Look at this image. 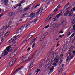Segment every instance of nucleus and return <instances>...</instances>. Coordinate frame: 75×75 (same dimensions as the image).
<instances>
[{
    "label": "nucleus",
    "instance_id": "obj_1",
    "mask_svg": "<svg viewBox=\"0 0 75 75\" xmlns=\"http://www.w3.org/2000/svg\"><path fill=\"white\" fill-rule=\"evenodd\" d=\"M11 46H9L4 51H5L4 52V53H2V54H1V56L2 57H4L5 55H7L8 54V52H10V48H11Z\"/></svg>",
    "mask_w": 75,
    "mask_h": 75
},
{
    "label": "nucleus",
    "instance_id": "obj_2",
    "mask_svg": "<svg viewBox=\"0 0 75 75\" xmlns=\"http://www.w3.org/2000/svg\"><path fill=\"white\" fill-rule=\"evenodd\" d=\"M58 52H56L55 54H53V58H54L55 57H56L54 59L53 58H52V62H53V61H54V62H56V63H57L58 62V61H59V57L58 56H57V55H58Z\"/></svg>",
    "mask_w": 75,
    "mask_h": 75
},
{
    "label": "nucleus",
    "instance_id": "obj_3",
    "mask_svg": "<svg viewBox=\"0 0 75 75\" xmlns=\"http://www.w3.org/2000/svg\"><path fill=\"white\" fill-rule=\"evenodd\" d=\"M31 4L29 5L28 6L25 8L24 9H23V8H19L18 9V11L20 12L23 11H27V10H28L30 9V7L31 6Z\"/></svg>",
    "mask_w": 75,
    "mask_h": 75
},
{
    "label": "nucleus",
    "instance_id": "obj_4",
    "mask_svg": "<svg viewBox=\"0 0 75 75\" xmlns=\"http://www.w3.org/2000/svg\"><path fill=\"white\" fill-rule=\"evenodd\" d=\"M38 14H39V13H38V12L35 13L33 12L30 14V20H33L35 17H37L38 15Z\"/></svg>",
    "mask_w": 75,
    "mask_h": 75
},
{
    "label": "nucleus",
    "instance_id": "obj_5",
    "mask_svg": "<svg viewBox=\"0 0 75 75\" xmlns=\"http://www.w3.org/2000/svg\"><path fill=\"white\" fill-rule=\"evenodd\" d=\"M55 15V13H53V14H51L48 17L46 18L45 20V22H47L48 21H50V20L51 19V18Z\"/></svg>",
    "mask_w": 75,
    "mask_h": 75
},
{
    "label": "nucleus",
    "instance_id": "obj_6",
    "mask_svg": "<svg viewBox=\"0 0 75 75\" xmlns=\"http://www.w3.org/2000/svg\"><path fill=\"white\" fill-rule=\"evenodd\" d=\"M60 13L57 15L56 16V17H55L53 18V19H54L53 20V21H56L58 20V18H58V17H59V16H61V15L62 14V10L60 11Z\"/></svg>",
    "mask_w": 75,
    "mask_h": 75
},
{
    "label": "nucleus",
    "instance_id": "obj_7",
    "mask_svg": "<svg viewBox=\"0 0 75 75\" xmlns=\"http://www.w3.org/2000/svg\"><path fill=\"white\" fill-rule=\"evenodd\" d=\"M64 68V64H62L61 66L60 67V68L59 69V71L58 72V73L59 74H61L62 71H63V69Z\"/></svg>",
    "mask_w": 75,
    "mask_h": 75
},
{
    "label": "nucleus",
    "instance_id": "obj_8",
    "mask_svg": "<svg viewBox=\"0 0 75 75\" xmlns=\"http://www.w3.org/2000/svg\"><path fill=\"white\" fill-rule=\"evenodd\" d=\"M16 61H17V58H15L12 61L10 62L9 63V66L11 67V66H13V65H14Z\"/></svg>",
    "mask_w": 75,
    "mask_h": 75
},
{
    "label": "nucleus",
    "instance_id": "obj_9",
    "mask_svg": "<svg viewBox=\"0 0 75 75\" xmlns=\"http://www.w3.org/2000/svg\"><path fill=\"white\" fill-rule=\"evenodd\" d=\"M71 4H68L67 5V4H66L65 6H64V9H65L66 10H67V9H69L70 8H71Z\"/></svg>",
    "mask_w": 75,
    "mask_h": 75
},
{
    "label": "nucleus",
    "instance_id": "obj_10",
    "mask_svg": "<svg viewBox=\"0 0 75 75\" xmlns=\"http://www.w3.org/2000/svg\"><path fill=\"white\" fill-rule=\"evenodd\" d=\"M17 39V36H14L13 38H11L10 40H9V43H11L14 40H16Z\"/></svg>",
    "mask_w": 75,
    "mask_h": 75
},
{
    "label": "nucleus",
    "instance_id": "obj_11",
    "mask_svg": "<svg viewBox=\"0 0 75 75\" xmlns=\"http://www.w3.org/2000/svg\"><path fill=\"white\" fill-rule=\"evenodd\" d=\"M1 1L4 3L5 6H7L8 0H1Z\"/></svg>",
    "mask_w": 75,
    "mask_h": 75
},
{
    "label": "nucleus",
    "instance_id": "obj_12",
    "mask_svg": "<svg viewBox=\"0 0 75 75\" xmlns=\"http://www.w3.org/2000/svg\"><path fill=\"white\" fill-rule=\"evenodd\" d=\"M66 24V21L65 20H62L61 23L60 24V25H62L63 26H64Z\"/></svg>",
    "mask_w": 75,
    "mask_h": 75
},
{
    "label": "nucleus",
    "instance_id": "obj_13",
    "mask_svg": "<svg viewBox=\"0 0 75 75\" xmlns=\"http://www.w3.org/2000/svg\"><path fill=\"white\" fill-rule=\"evenodd\" d=\"M34 25V22H31L27 24L26 27L28 28L29 26H30V25Z\"/></svg>",
    "mask_w": 75,
    "mask_h": 75
},
{
    "label": "nucleus",
    "instance_id": "obj_14",
    "mask_svg": "<svg viewBox=\"0 0 75 75\" xmlns=\"http://www.w3.org/2000/svg\"><path fill=\"white\" fill-rule=\"evenodd\" d=\"M46 35L45 34H44L43 35H42L41 38L40 39V41H41L43 40H44V38L45 37Z\"/></svg>",
    "mask_w": 75,
    "mask_h": 75
},
{
    "label": "nucleus",
    "instance_id": "obj_15",
    "mask_svg": "<svg viewBox=\"0 0 75 75\" xmlns=\"http://www.w3.org/2000/svg\"><path fill=\"white\" fill-rule=\"evenodd\" d=\"M52 26L54 28H57L59 25L57 23H54L53 24Z\"/></svg>",
    "mask_w": 75,
    "mask_h": 75
},
{
    "label": "nucleus",
    "instance_id": "obj_16",
    "mask_svg": "<svg viewBox=\"0 0 75 75\" xmlns=\"http://www.w3.org/2000/svg\"><path fill=\"white\" fill-rule=\"evenodd\" d=\"M63 57H62L61 58L58 64L59 66H60V65H61V63L62 62V61H63Z\"/></svg>",
    "mask_w": 75,
    "mask_h": 75
},
{
    "label": "nucleus",
    "instance_id": "obj_17",
    "mask_svg": "<svg viewBox=\"0 0 75 75\" xmlns=\"http://www.w3.org/2000/svg\"><path fill=\"white\" fill-rule=\"evenodd\" d=\"M16 55V54L13 53V52L10 55V58H12L13 57H14V55Z\"/></svg>",
    "mask_w": 75,
    "mask_h": 75
},
{
    "label": "nucleus",
    "instance_id": "obj_18",
    "mask_svg": "<svg viewBox=\"0 0 75 75\" xmlns=\"http://www.w3.org/2000/svg\"><path fill=\"white\" fill-rule=\"evenodd\" d=\"M18 52V50L17 49H16L14 50V51L13 52V53H14L15 54H16Z\"/></svg>",
    "mask_w": 75,
    "mask_h": 75
},
{
    "label": "nucleus",
    "instance_id": "obj_19",
    "mask_svg": "<svg viewBox=\"0 0 75 75\" xmlns=\"http://www.w3.org/2000/svg\"><path fill=\"white\" fill-rule=\"evenodd\" d=\"M43 10V7L41 8L39 11H38V13L40 14V13H41L42 11V10Z\"/></svg>",
    "mask_w": 75,
    "mask_h": 75
},
{
    "label": "nucleus",
    "instance_id": "obj_20",
    "mask_svg": "<svg viewBox=\"0 0 75 75\" xmlns=\"http://www.w3.org/2000/svg\"><path fill=\"white\" fill-rule=\"evenodd\" d=\"M33 56H34V55L31 56L30 57H29L28 58V61H31V60L33 58Z\"/></svg>",
    "mask_w": 75,
    "mask_h": 75
},
{
    "label": "nucleus",
    "instance_id": "obj_21",
    "mask_svg": "<svg viewBox=\"0 0 75 75\" xmlns=\"http://www.w3.org/2000/svg\"><path fill=\"white\" fill-rule=\"evenodd\" d=\"M23 68V66H21V67L18 68V69L16 70V71L14 73H16V72H18V71H20V70H21V69H22V68Z\"/></svg>",
    "mask_w": 75,
    "mask_h": 75
},
{
    "label": "nucleus",
    "instance_id": "obj_22",
    "mask_svg": "<svg viewBox=\"0 0 75 75\" xmlns=\"http://www.w3.org/2000/svg\"><path fill=\"white\" fill-rule=\"evenodd\" d=\"M27 26V25H24L22 26H21V28L22 29H23V28H24V27H25L26 28V29L25 30V31H26L27 30V28L26 26Z\"/></svg>",
    "mask_w": 75,
    "mask_h": 75
},
{
    "label": "nucleus",
    "instance_id": "obj_23",
    "mask_svg": "<svg viewBox=\"0 0 75 75\" xmlns=\"http://www.w3.org/2000/svg\"><path fill=\"white\" fill-rule=\"evenodd\" d=\"M31 35H29V36H28L26 38V40L24 41V42H25V41H27L28 40H29V38H30V37H31Z\"/></svg>",
    "mask_w": 75,
    "mask_h": 75
},
{
    "label": "nucleus",
    "instance_id": "obj_24",
    "mask_svg": "<svg viewBox=\"0 0 75 75\" xmlns=\"http://www.w3.org/2000/svg\"><path fill=\"white\" fill-rule=\"evenodd\" d=\"M68 13H69V11L68 10H67L64 13V16H67V15L68 14Z\"/></svg>",
    "mask_w": 75,
    "mask_h": 75
},
{
    "label": "nucleus",
    "instance_id": "obj_25",
    "mask_svg": "<svg viewBox=\"0 0 75 75\" xmlns=\"http://www.w3.org/2000/svg\"><path fill=\"white\" fill-rule=\"evenodd\" d=\"M10 34V31H8L5 34V37H7L8 36V35Z\"/></svg>",
    "mask_w": 75,
    "mask_h": 75
},
{
    "label": "nucleus",
    "instance_id": "obj_26",
    "mask_svg": "<svg viewBox=\"0 0 75 75\" xmlns=\"http://www.w3.org/2000/svg\"><path fill=\"white\" fill-rule=\"evenodd\" d=\"M36 38H36L35 39H33V40H32L30 42V44H32V43H33V42H34V41H35V40H36Z\"/></svg>",
    "mask_w": 75,
    "mask_h": 75
},
{
    "label": "nucleus",
    "instance_id": "obj_27",
    "mask_svg": "<svg viewBox=\"0 0 75 75\" xmlns=\"http://www.w3.org/2000/svg\"><path fill=\"white\" fill-rule=\"evenodd\" d=\"M60 7H61V6H57V8L54 11V12H55V11H58V8H60Z\"/></svg>",
    "mask_w": 75,
    "mask_h": 75
},
{
    "label": "nucleus",
    "instance_id": "obj_28",
    "mask_svg": "<svg viewBox=\"0 0 75 75\" xmlns=\"http://www.w3.org/2000/svg\"><path fill=\"white\" fill-rule=\"evenodd\" d=\"M42 65H43V62H41L39 64V67L40 68H41L42 67Z\"/></svg>",
    "mask_w": 75,
    "mask_h": 75
},
{
    "label": "nucleus",
    "instance_id": "obj_29",
    "mask_svg": "<svg viewBox=\"0 0 75 75\" xmlns=\"http://www.w3.org/2000/svg\"><path fill=\"white\" fill-rule=\"evenodd\" d=\"M54 66H52V67L49 69V70L50 71H53V70H54Z\"/></svg>",
    "mask_w": 75,
    "mask_h": 75
},
{
    "label": "nucleus",
    "instance_id": "obj_30",
    "mask_svg": "<svg viewBox=\"0 0 75 75\" xmlns=\"http://www.w3.org/2000/svg\"><path fill=\"white\" fill-rule=\"evenodd\" d=\"M38 21V19L35 20V19L33 21V24H36V23L37 21Z\"/></svg>",
    "mask_w": 75,
    "mask_h": 75
},
{
    "label": "nucleus",
    "instance_id": "obj_31",
    "mask_svg": "<svg viewBox=\"0 0 75 75\" xmlns=\"http://www.w3.org/2000/svg\"><path fill=\"white\" fill-rule=\"evenodd\" d=\"M21 4H22L20 2V3L19 4L17 5V6L18 7H21V6H22V5H21Z\"/></svg>",
    "mask_w": 75,
    "mask_h": 75
},
{
    "label": "nucleus",
    "instance_id": "obj_32",
    "mask_svg": "<svg viewBox=\"0 0 75 75\" xmlns=\"http://www.w3.org/2000/svg\"><path fill=\"white\" fill-rule=\"evenodd\" d=\"M72 22L73 25H74V24H75V18L74 19V20L72 21Z\"/></svg>",
    "mask_w": 75,
    "mask_h": 75
},
{
    "label": "nucleus",
    "instance_id": "obj_33",
    "mask_svg": "<svg viewBox=\"0 0 75 75\" xmlns=\"http://www.w3.org/2000/svg\"><path fill=\"white\" fill-rule=\"evenodd\" d=\"M3 33L2 32L0 33V38L3 37Z\"/></svg>",
    "mask_w": 75,
    "mask_h": 75
},
{
    "label": "nucleus",
    "instance_id": "obj_34",
    "mask_svg": "<svg viewBox=\"0 0 75 75\" xmlns=\"http://www.w3.org/2000/svg\"><path fill=\"white\" fill-rule=\"evenodd\" d=\"M27 14L26 13H24V14H23V15L22 17L23 18H24L25 17V16H27Z\"/></svg>",
    "mask_w": 75,
    "mask_h": 75
},
{
    "label": "nucleus",
    "instance_id": "obj_35",
    "mask_svg": "<svg viewBox=\"0 0 75 75\" xmlns=\"http://www.w3.org/2000/svg\"><path fill=\"white\" fill-rule=\"evenodd\" d=\"M51 52H52V51H51V50H50L49 51V53L47 54V55H48V57L50 56V54Z\"/></svg>",
    "mask_w": 75,
    "mask_h": 75
},
{
    "label": "nucleus",
    "instance_id": "obj_36",
    "mask_svg": "<svg viewBox=\"0 0 75 75\" xmlns=\"http://www.w3.org/2000/svg\"><path fill=\"white\" fill-rule=\"evenodd\" d=\"M21 29H22L21 27L19 28L16 30V31L17 32H18V31H19L20 30H21Z\"/></svg>",
    "mask_w": 75,
    "mask_h": 75
},
{
    "label": "nucleus",
    "instance_id": "obj_37",
    "mask_svg": "<svg viewBox=\"0 0 75 75\" xmlns=\"http://www.w3.org/2000/svg\"><path fill=\"white\" fill-rule=\"evenodd\" d=\"M33 63H32L30 65V67H29V69H31V68H32V67H33Z\"/></svg>",
    "mask_w": 75,
    "mask_h": 75
},
{
    "label": "nucleus",
    "instance_id": "obj_38",
    "mask_svg": "<svg viewBox=\"0 0 75 75\" xmlns=\"http://www.w3.org/2000/svg\"><path fill=\"white\" fill-rule=\"evenodd\" d=\"M40 6V4H38L35 6V8H37V7H38V6Z\"/></svg>",
    "mask_w": 75,
    "mask_h": 75
},
{
    "label": "nucleus",
    "instance_id": "obj_39",
    "mask_svg": "<svg viewBox=\"0 0 75 75\" xmlns=\"http://www.w3.org/2000/svg\"><path fill=\"white\" fill-rule=\"evenodd\" d=\"M8 16H9V17H11V16H12V13H9L8 14Z\"/></svg>",
    "mask_w": 75,
    "mask_h": 75
},
{
    "label": "nucleus",
    "instance_id": "obj_40",
    "mask_svg": "<svg viewBox=\"0 0 75 75\" xmlns=\"http://www.w3.org/2000/svg\"><path fill=\"white\" fill-rule=\"evenodd\" d=\"M49 67H50L49 66H47V67H46L45 69V71H47V69H48V68H49Z\"/></svg>",
    "mask_w": 75,
    "mask_h": 75
},
{
    "label": "nucleus",
    "instance_id": "obj_41",
    "mask_svg": "<svg viewBox=\"0 0 75 75\" xmlns=\"http://www.w3.org/2000/svg\"><path fill=\"white\" fill-rule=\"evenodd\" d=\"M73 56H71L69 59V61H71L72 58H73Z\"/></svg>",
    "mask_w": 75,
    "mask_h": 75
},
{
    "label": "nucleus",
    "instance_id": "obj_42",
    "mask_svg": "<svg viewBox=\"0 0 75 75\" xmlns=\"http://www.w3.org/2000/svg\"><path fill=\"white\" fill-rule=\"evenodd\" d=\"M46 46H47L46 44H43L42 46V48H45L46 47Z\"/></svg>",
    "mask_w": 75,
    "mask_h": 75
},
{
    "label": "nucleus",
    "instance_id": "obj_43",
    "mask_svg": "<svg viewBox=\"0 0 75 75\" xmlns=\"http://www.w3.org/2000/svg\"><path fill=\"white\" fill-rule=\"evenodd\" d=\"M72 51V50L71 49V48H70L69 50V52H71Z\"/></svg>",
    "mask_w": 75,
    "mask_h": 75
},
{
    "label": "nucleus",
    "instance_id": "obj_44",
    "mask_svg": "<svg viewBox=\"0 0 75 75\" xmlns=\"http://www.w3.org/2000/svg\"><path fill=\"white\" fill-rule=\"evenodd\" d=\"M25 1H25V0H23L21 2L22 4L23 3H25Z\"/></svg>",
    "mask_w": 75,
    "mask_h": 75
},
{
    "label": "nucleus",
    "instance_id": "obj_45",
    "mask_svg": "<svg viewBox=\"0 0 75 75\" xmlns=\"http://www.w3.org/2000/svg\"><path fill=\"white\" fill-rule=\"evenodd\" d=\"M54 48H55V46H53L52 47L50 50H51V51H52V50H54Z\"/></svg>",
    "mask_w": 75,
    "mask_h": 75
},
{
    "label": "nucleus",
    "instance_id": "obj_46",
    "mask_svg": "<svg viewBox=\"0 0 75 75\" xmlns=\"http://www.w3.org/2000/svg\"><path fill=\"white\" fill-rule=\"evenodd\" d=\"M71 35V32H69L67 33L68 36H69Z\"/></svg>",
    "mask_w": 75,
    "mask_h": 75
},
{
    "label": "nucleus",
    "instance_id": "obj_47",
    "mask_svg": "<svg viewBox=\"0 0 75 75\" xmlns=\"http://www.w3.org/2000/svg\"><path fill=\"white\" fill-rule=\"evenodd\" d=\"M73 28L74 30H75V24L73 25Z\"/></svg>",
    "mask_w": 75,
    "mask_h": 75
},
{
    "label": "nucleus",
    "instance_id": "obj_48",
    "mask_svg": "<svg viewBox=\"0 0 75 75\" xmlns=\"http://www.w3.org/2000/svg\"><path fill=\"white\" fill-rule=\"evenodd\" d=\"M36 44L35 43H34L33 44V45L32 46V48H34L35 46L34 45H35Z\"/></svg>",
    "mask_w": 75,
    "mask_h": 75
},
{
    "label": "nucleus",
    "instance_id": "obj_49",
    "mask_svg": "<svg viewBox=\"0 0 75 75\" xmlns=\"http://www.w3.org/2000/svg\"><path fill=\"white\" fill-rule=\"evenodd\" d=\"M64 34L62 35H59V37H61V38H62V37H64Z\"/></svg>",
    "mask_w": 75,
    "mask_h": 75
},
{
    "label": "nucleus",
    "instance_id": "obj_50",
    "mask_svg": "<svg viewBox=\"0 0 75 75\" xmlns=\"http://www.w3.org/2000/svg\"><path fill=\"white\" fill-rule=\"evenodd\" d=\"M25 59H24L23 61V62H27V61H28V60H25Z\"/></svg>",
    "mask_w": 75,
    "mask_h": 75
},
{
    "label": "nucleus",
    "instance_id": "obj_51",
    "mask_svg": "<svg viewBox=\"0 0 75 75\" xmlns=\"http://www.w3.org/2000/svg\"><path fill=\"white\" fill-rule=\"evenodd\" d=\"M62 50H63V51H65V50H66V49H65V47H63Z\"/></svg>",
    "mask_w": 75,
    "mask_h": 75
},
{
    "label": "nucleus",
    "instance_id": "obj_52",
    "mask_svg": "<svg viewBox=\"0 0 75 75\" xmlns=\"http://www.w3.org/2000/svg\"><path fill=\"white\" fill-rule=\"evenodd\" d=\"M61 33V34H62V33H63V32H62V30H60L59 32V34L60 33Z\"/></svg>",
    "mask_w": 75,
    "mask_h": 75
},
{
    "label": "nucleus",
    "instance_id": "obj_53",
    "mask_svg": "<svg viewBox=\"0 0 75 75\" xmlns=\"http://www.w3.org/2000/svg\"><path fill=\"white\" fill-rule=\"evenodd\" d=\"M68 60H69V57H68L67 58V59H66V62H67L68 61Z\"/></svg>",
    "mask_w": 75,
    "mask_h": 75
},
{
    "label": "nucleus",
    "instance_id": "obj_54",
    "mask_svg": "<svg viewBox=\"0 0 75 75\" xmlns=\"http://www.w3.org/2000/svg\"><path fill=\"white\" fill-rule=\"evenodd\" d=\"M74 35H75V33H73L71 36V37H74Z\"/></svg>",
    "mask_w": 75,
    "mask_h": 75
},
{
    "label": "nucleus",
    "instance_id": "obj_55",
    "mask_svg": "<svg viewBox=\"0 0 75 75\" xmlns=\"http://www.w3.org/2000/svg\"><path fill=\"white\" fill-rule=\"evenodd\" d=\"M40 69H37V71H36V72H39V71H40Z\"/></svg>",
    "mask_w": 75,
    "mask_h": 75
},
{
    "label": "nucleus",
    "instance_id": "obj_56",
    "mask_svg": "<svg viewBox=\"0 0 75 75\" xmlns=\"http://www.w3.org/2000/svg\"><path fill=\"white\" fill-rule=\"evenodd\" d=\"M48 27H49V25H47V26L45 27L46 28H47Z\"/></svg>",
    "mask_w": 75,
    "mask_h": 75
},
{
    "label": "nucleus",
    "instance_id": "obj_57",
    "mask_svg": "<svg viewBox=\"0 0 75 75\" xmlns=\"http://www.w3.org/2000/svg\"><path fill=\"white\" fill-rule=\"evenodd\" d=\"M24 57V56H22L20 58L21 59H23Z\"/></svg>",
    "mask_w": 75,
    "mask_h": 75
},
{
    "label": "nucleus",
    "instance_id": "obj_58",
    "mask_svg": "<svg viewBox=\"0 0 75 75\" xmlns=\"http://www.w3.org/2000/svg\"><path fill=\"white\" fill-rule=\"evenodd\" d=\"M3 15L2 14H0V19L1 18V17L2 16H3Z\"/></svg>",
    "mask_w": 75,
    "mask_h": 75
},
{
    "label": "nucleus",
    "instance_id": "obj_59",
    "mask_svg": "<svg viewBox=\"0 0 75 75\" xmlns=\"http://www.w3.org/2000/svg\"><path fill=\"white\" fill-rule=\"evenodd\" d=\"M46 63H49V62H50V60H47V61H46Z\"/></svg>",
    "mask_w": 75,
    "mask_h": 75
},
{
    "label": "nucleus",
    "instance_id": "obj_60",
    "mask_svg": "<svg viewBox=\"0 0 75 75\" xmlns=\"http://www.w3.org/2000/svg\"><path fill=\"white\" fill-rule=\"evenodd\" d=\"M12 22H13V21H12L11 20L9 21V23L11 24V23Z\"/></svg>",
    "mask_w": 75,
    "mask_h": 75
},
{
    "label": "nucleus",
    "instance_id": "obj_61",
    "mask_svg": "<svg viewBox=\"0 0 75 75\" xmlns=\"http://www.w3.org/2000/svg\"><path fill=\"white\" fill-rule=\"evenodd\" d=\"M48 0H43V2H46V1H47Z\"/></svg>",
    "mask_w": 75,
    "mask_h": 75
},
{
    "label": "nucleus",
    "instance_id": "obj_62",
    "mask_svg": "<svg viewBox=\"0 0 75 75\" xmlns=\"http://www.w3.org/2000/svg\"><path fill=\"white\" fill-rule=\"evenodd\" d=\"M56 64H56V63H54L53 64V65H54V66H55V65H56Z\"/></svg>",
    "mask_w": 75,
    "mask_h": 75
},
{
    "label": "nucleus",
    "instance_id": "obj_63",
    "mask_svg": "<svg viewBox=\"0 0 75 75\" xmlns=\"http://www.w3.org/2000/svg\"><path fill=\"white\" fill-rule=\"evenodd\" d=\"M6 28H8V27H9V26L8 25H7L6 26Z\"/></svg>",
    "mask_w": 75,
    "mask_h": 75
},
{
    "label": "nucleus",
    "instance_id": "obj_64",
    "mask_svg": "<svg viewBox=\"0 0 75 75\" xmlns=\"http://www.w3.org/2000/svg\"><path fill=\"white\" fill-rule=\"evenodd\" d=\"M71 55H72V53H71V52L69 53V56H71Z\"/></svg>",
    "mask_w": 75,
    "mask_h": 75
}]
</instances>
